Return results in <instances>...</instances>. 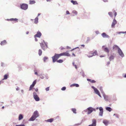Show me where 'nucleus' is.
I'll return each mask as SVG.
<instances>
[{
  "label": "nucleus",
  "mask_w": 126,
  "mask_h": 126,
  "mask_svg": "<svg viewBox=\"0 0 126 126\" xmlns=\"http://www.w3.org/2000/svg\"><path fill=\"white\" fill-rule=\"evenodd\" d=\"M7 44V42L6 40H4L2 41H1L0 43V44L1 45H4L6 44Z\"/></svg>",
  "instance_id": "a211bd4d"
},
{
  "label": "nucleus",
  "mask_w": 126,
  "mask_h": 126,
  "mask_svg": "<svg viewBox=\"0 0 126 126\" xmlns=\"http://www.w3.org/2000/svg\"><path fill=\"white\" fill-rule=\"evenodd\" d=\"M72 13H73L75 14V15H77V12L75 10H73V11Z\"/></svg>",
  "instance_id": "a19ab883"
},
{
  "label": "nucleus",
  "mask_w": 126,
  "mask_h": 126,
  "mask_svg": "<svg viewBox=\"0 0 126 126\" xmlns=\"http://www.w3.org/2000/svg\"><path fill=\"white\" fill-rule=\"evenodd\" d=\"M8 75L7 74L5 75L4 76V78L3 79V80L6 79L8 78Z\"/></svg>",
  "instance_id": "2f4dec72"
},
{
  "label": "nucleus",
  "mask_w": 126,
  "mask_h": 126,
  "mask_svg": "<svg viewBox=\"0 0 126 126\" xmlns=\"http://www.w3.org/2000/svg\"><path fill=\"white\" fill-rule=\"evenodd\" d=\"M92 88L94 90L95 94L98 95L101 98L102 97L98 90L94 86H92Z\"/></svg>",
  "instance_id": "20e7f679"
},
{
  "label": "nucleus",
  "mask_w": 126,
  "mask_h": 126,
  "mask_svg": "<svg viewBox=\"0 0 126 126\" xmlns=\"http://www.w3.org/2000/svg\"><path fill=\"white\" fill-rule=\"evenodd\" d=\"M41 14L40 13H39L38 14V15H37V16H38V17L40 15H41Z\"/></svg>",
  "instance_id": "69168bd1"
},
{
  "label": "nucleus",
  "mask_w": 126,
  "mask_h": 126,
  "mask_svg": "<svg viewBox=\"0 0 126 126\" xmlns=\"http://www.w3.org/2000/svg\"><path fill=\"white\" fill-rule=\"evenodd\" d=\"M73 64L74 66H75V67L76 69H77V66L76 65H75L74 64V63H73Z\"/></svg>",
  "instance_id": "49530a36"
},
{
  "label": "nucleus",
  "mask_w": 126,
  "mask_h": 126,
  "mask_svg": "<svg viewBox=\"0 0 126 126\" xmlns=\"http://www.w3.org/2000/svg\"><path fill=\"white\" fill-rule=\"evenodd\" d=\"M95 32L97 34H98L100 33H99V31H95Z\"/></svg>",
  "instance_id": "37998d69"
},
{
  "label": "nucleus",
  "mask_w": 126,
  "mask_h": 126,
  "mask_svg": "<svg viewBox=\"0 0 126 126\" xmlns=\"http://www.w3.org/2000/svg\"><path fill=\"white\" fill-rule=\"evenodd\" d=\"M35 91L37 92L38 91V89L37 88L35 89Z\"/></svg>",
  "instance_id": "0e129e2a"
},
{
  "label": "nucleus",
  "mask_w": 126,
  "mask_h": 126,
  "mask_svg": "<svg viewBox=\"0 0 126 126\" xmlns=\"http://www.w3.org/2000/svg\"><path fill=\"white\" fill-rule=\"evenodd\" d=\"M35 2L34 0H31L30 1V4H34Z\"/></svg>",
  "instance_id": "473e14b6"
},
{
  "label": "nucleus",
  "mask_w": 126,
  "mask_h": 126,
  "mask_svg": "<svg viewBox=\"0 0 126 126\" xmlns=\"http://www.w3.org/2000/svg\"><path fill=\"white\" fill-rule=\"evenodd\" d=\"M34 38L35 39V41H38L37 39L36 38V37H34Z\"/></svg>",
  "instance_id": "13d9d810"
},
{
  "label": "nucleus",
  "mask_w": 126,
  "mask_h": 126,
  "mask_svg": "<svg viewBox=\"0 0 126 126\" xmlns=\"http://www.w3.org/2000/svg\"><path fill=\"white\" fill-rule=\"evenodd\" d=\"M16 89L17 91H18V90H19V88H18V87H17V88H16Z\"/></svg>",
  "instance_id": "052dcab7"
},
{
  "label": "nucleus",
  "mask_w": 126,
  "mask_h": 126,
  "mask_svg": "<svg viewBox=\"0 0 126 126\" xmlns=\"http://www.w3.org/2000/svg\"><path fill=\"white\" fill-rule=\"evenodd\" d=\"M38 16H37L34 19V23L35 24H37L38 22Z\"/></svg>",
  "instance_id": "b1692460"
},
{
  "label": "nucleus",
  "mask_w": 126,
  "mask_h": 126,
  "mask_svg": "<svg viewBox=\"0 0 126 126\" xmlns=\"http://www.w3.org/2000/svg\"><path fill=\"white\" fill-rule=\"evenodd\" d=\"M72 111L73 112V113L76 114V110L75 109L72 108L71 109Z\"/></svg>",
  "instance_id": "c85d7f7f"
},
{
  "label": "nucleus",
  "mask_w": 126,
  "mask_h": 126,
  "mask_svg": "<svg viewBox=\"0 0 126 126\" xmlns=\"http://www.w3.org/2000/svg\"><path fill=\"white\" fill-rule=\"evenodd\" d=\"M108 14L111 17H113V13L112 12H109L108 13Z\"/></svg>",
  "instance_id": "c756f323"
},
{
  "label": "nucleus",
  "mask_w": 126,
  "mask_h": 126,
  "mask_svg": "<svg viewBox=\"0 0 126 126\" xmlns=\"http://www.w3.org/2000/svg\"><path fill=\"white\" fill-rule=\"evenodd\" d=\"M23 118V116L22 114H20L18 116V120H22Z\"/></svg>",
  "instance_id": "6ab92c4d"
},
{
  "label": "nucleus",
  "mask_w": 126,
  "mask_h": 126,
  "mask_svg": "<svg viewBox=\"0 0 126 126\" xmlns=\"http://www.w3.org/2000/svg\"><path fill=\"white\" fill-rule=\"evenodd\" d=\"M106 109L109 112H110L112 110L111 109L110 107H107L106 108Z\"/></svg>",
  "instance_id": "bb28decb"
},
{
  "label": "nucleus",
  "mask_w": 126,
  "mask_h": 126,
  "mask_svg": "<svg viewBox=\"0 0 126 126\" xmlns=\"http://www.w3.org/2000/svg\"><path fill=\"white\" fill-rule=\"evenodd\" d=\"M110 64V62L109 61V62H107V65H109Z\"/></svg>",
  "instance_id": "864d4df0"
},
{
  "label": "nucleus",
  "mask_w": 126,
  "mask_h": 126,
  "mask_svg": "<svg viewBox=\"0 0 126 126\" xmlns=\"http://www.w3.org/2000/svg\"><path fill=\"white\" fill-rule=\"evenodd\" d=\"M61 56H54L52 57L53 63L55 62Z\"/></svg>",
  "instance_id": "0eeeda50"
},
{
  "label": "nucleus",
  "mask_w": 126,
  "mask_h": 126,
  "mask_svg": "<svg viewBox=\"0 0 126 126\" xmlns=\"http://www.w3.org/2000/svg\"><path fill=\"white\" fill-rule=\"evenodd\" d=\"M67 49H70V48H70V47H69L67 46Z\"/></svg>",
  "instance_id": "6e6d98bb"
},
{
  "label": "nucleus",
  "mask_w": 126,
  "mask_h": 126,
  "mask_svg": "<svg viewBox=\"0 0 126 126\" xmlns=\"http://www.w3.org/2000/svg\"><path fill=\"white\" fill-rule=\"evenodd\" d=\"M69 51L63 52L60 54L55 53L54 55H70L68 52Z\"/></svg>",
  "instance_id": "1a4fd4ad"
},
{
  "label": "nucleus",
  "mask_w": 126,
  "mask_h": 126,
  "mask_svg": "<svg viewBox=\"0 0 126 126\" xmlns=\"http://www.w3.org/2000/svg\"><path fill=\"white\" fill-rule=\"evenodd\" d=\"M42 51L41 49H39L38 52V54L39 55H41L42 54Z\"/></svg>",
  "instance_id": "4c0bfd02"
},
{
  "label": "nucleus",
  "mask_w": 126,
  "mask_h": 126,
  "mask_svg": "<svg viewBox=\"0 0 126 126\" xmlns=\"http://www.w3.org/2000/svg\"><path fill=\"white\" fill-rule=\"evenodd\" d=\"M103 95L105 100L106 101H108L109 100L108 96L106 95L104 93L103 94Z\"/></svg>",
  "instance_id": "2eb2a0df"
},
{
  "label": "nucleus",
  "mask_w": 126,
  "mask_h": 126,
  "mask_svg": "<svg viewBox=\"0 0 126 126\" xmlns=\"http://www.w3.org/2000/svg\"><path fill=\"white\" fill-rule=\"evenodd\" d=\"M116 33H117V34H120V33H121V32H116Z\"/></svg>",
  "instance_id": "bf43d9fd"
},
{
  "label": "nucleus",
  "mask_w": 126,
  "mask_h": 126,
  "mask_svg": "<svg viewBox=\"0 0 126 126\" xmlns=\"http://www.w3.org/2000/svg\"><path fill=\"white\" fill-rule=\"evenodd\" d=\"M11 19V18L10 19H7V21H11V20H10Z\"/></svg>",
  "instance_id": "e2e57ef3"
},
{
  "label": "nucleus",
  "mask_w": 126,
  "mask_h": 126,
  "mask_svg": "<svg viewBox=\"0 0 126 126\" xmlns=\"http://www.w3.org/2000/svg\"><path fill=\"white\" fill-rule=\"evenodd\" d=\"M66 14L67 15L69 14H70L69 11H67L66 12Z\"/></svg>",
  "instance_id": "de8ad7c7"
},
{
  "label": "nucleus",
  "mask_w": 126,
  "mask_h": 126,
  "mask_svg": "<svg viewBox=\"0 0 126 126\" xmlns=\"http://www.w3.org/2000/svg\"><path fill=\"white\" fill-rule=\"evenodd\" d=\"M102 49L105 52L108 53L109 52V50L107 47H105V46H102Z\"/></svg>",
  "instance_id": "6e6552de"
},
{
  "label": "nucleus",
  "mask_w": 126,
  "mask_h": 126,
  "mask_svg": "<svg viewBox=\"0 0 126 126\" xmlns=\"http://www.w3.org/2000/svg\"><path fill=\"white\" fill-rule=\"evenodd\" d=\"M38 76H40V78L42 79H43L44 78V76H43V75L42 74H40Z\"/></svg>",
  "instance_id": "ea45409f"
},
{
  "label": "nucleus",
  "mask_w": 126,
  "mask_h": 126,
  "mask_svg": "<svg viewBox=\"0 0 126 126\" xmlns=\"http://www.w3.org/2000/svg\"><path fill=\"white\" fill-rule=\"evenodd\" d=\"M97 54V52L96 50L94 51H91L89 52V54H91L92 55H96Z\"/></svg>",
  "instance_id": "4468645a"
},
{
  "label": "nucleus",
  "mask_w": 126,
  "mask_h": 126,
  "mask_svg": "<svg viewBox=\"0 0 126 126\" xmlns=\"http://www.w3.org/2000/svg\"><path fill=\"white\" fill-rule=\"evenodd\" d=\"M28 5L27 4L25 3H23L20 5L21 8L23 10H26L27 9Z\"/></svg>",
  "instance_id": "39448f33"
},
{
  "label": "nucleus",
  "mask_w": 126,
  "mask_h": 126,
  "mask_svg": "<svg viewBox=\"0 0 126 126\" xmlns=\"http://www.w3.org/2000/svg\"><path fill=\"white\" fill-rule=\"evenodd\" d=\"M118 52L119 55H124L121 50L120 48H119L118 50Z\"/></svg>",
  "instance_id": "dca6fc26"
},
{
  "label": "nucleus",
  "mask_w": 126,
  "mask_h": 126,
  "mask_svg": "<svg viewBox=\"0 0 126 126\" xmlns=\"http://www.w3.org/2000/svg\"><path fill=\"white\" fill-rule=\"evenodd\" d=\"M108 58L109 59L110 61L113 60L114 57V56H108Z\"/></svg>",
  "instance_id": "aec40b11"
},
{
  "label": "nucleus",
  "mask_w": 126,
  "mask_h": 126,
  "mask_svg": "<svg viewBox=\"0 0 126 126\" xmlns=\"http://www.w3.org/2000/svg\"><path fill=\"white\" fill-rule=\"evenodd\" d=\"M46 91H48L49 90V87L46 88Z\"/></svg>",
  "instance_id": "a18cd8bd"
},
{
  "label": "nucleus",
  "mask_w": 126,
  "mask_h": 126,
  "mask_svg": "<svg viewBox=\"0 0 126 126\" xmlns=\"http://www.w3.org/2000/svg\"><path fill=\"white\" fill-rule=\"evenodd\" d=\"M76 48H78V50H79V47H76L75 48H73V49H72L71 51H70V52H71L72 51L74 50L75 49H76Z\"/></svg>",
  "instance_id": "c03bdc74"
},
{
  "label": "nucleus",
  "mask_w": 126,
  "mask_h": 126,
  "mask_svg": "<svg viewBox=\"0 0 126 126\" xmlns=\"http://www.w3.org/2000/svg\"><path fill=\"white\" fill-rule=\"evenodd\" d=\"M100 91H101V92L103 94H104V93L103 92V89H102V87H100Z\"/></svg>",
  "instance_id": "f704fd0d"
},
{
  "label": "nucleus",
  "mask_w": 126,
  "mask_h": 126,
  "mask_svg": "<svg viewBox=\"0 0 126 126\" xmlns=\"http://www.w3.org/2000/svg\"><path fill=\"white\" fill-rule=\"evenodd\" d=\"M40 46L41 48L44 50H45L46 48L48 47L47 45V43L45 41L42 40L41 43H40Z\"/></svg>",
  "instance_id": "f03ea898"
},
{
  "label": "nucleus",
  "mask_w": 126,
  "mask_h": 126,
  "mask_svg": "<svg viewBox=\"0 0 126 126\" xmlns=\"http://www.w3.org/2000/svg\"><path fill=\"white\" fill-rule=\"evenodd\" d=\"M117 23V21L115 20V18H114L113 20L112 24L111 27L112 28H114L115 25Z\"/></svg>",
  "instance_id": "f8f14e48"
},
{
  "label": "nucleus",
  "mask_w": 126,
  "mask_h": 126,
  "mask_svg": "<svg viewBox=\"0 0 126 126\" xmlns=\"http://www.w3.org/2000/svg\"><path fill=\"white\" fill-rule=\"evenodd\" d=\"M104 2H108V0H102Z\"/></svg>",
  "instance_id": "603ef678"
},
{
  "label": "nucleus",
  "mask_w": 126,
  "mask_h": 126,
  "mask_svg": "<svg viewBox=\"0 0 126 126\" xmlns=\"http://www.w3.org/2000/svg\"><path fill=\"white\" fill-rule=\"evenodd\" d=\"M108 122L106 120H104L103 121V123L106 125H107Z\"/></svg>",
  "instance_id": "7c9ffc66"
},
{
  "label": "nucleus",
  "mask_w": 126,
  "mask_h": 126,
  "mask_svg": "<svg viewBox=\"0 0 126 126\" xmlns=\"http://www.w3.org/2000/svg\"><path fill=\"white\" fill-rule=\"evenodd\" d=\"M101 35L103 38H109V36L108 35L106 34L105 32H103L101 34Z\"/></svg>",
  "instance_id": "f3484780"
},
{
  "label": "nucleus",
  "mask_w": 126,
  "mask_h": 126,
  "mask_svg": "<svg viewBox=\"0 0 126 126\" xmlns=\"http://www.w3.org/2000/svg\"><path fill=\"white\" fill-rule=\"evenodd\" d=\"M41 33L40 32L38 31L37 32L36 34L34 35V37H37L40 38L41 37Z\"/></svg>",
  "instance_id": "ddd939ff"
},
{
  "label": "nucleus",
  "mask_w": 126,
  "mask_h": 126,
  "mask_svg": "<svg viewBox=\"0 0 126 126\" xmlns=\"http://www.w3.org/2000/svg\"><path fill=\"white\" fill-rule=\"evenodd\" d=\"M36 80H35L34 81H33V82L32 84L33 86H34L35 85V84L36 83Z\"/></svg>",
  "instance_id": "58836bf2"
},
{
  "label": "nucleus",
  "mask_w": 126,
  "mask_h": 126,
  "mask_svg": "<svg viewBox=\"0 0 126 126\" xmlns=\"http://www.w3.org/2000/svg\"><path fill=\"white\" fill-rule=\"evenodd\" d=\"M57 62L58 63H62L63 62V60H57Z\"/></svg>",
  "instance_id": "c9c22d12"
},
{
  "label": "nucleus",
  "mask_w": 126,
  "mask_h": 126,
  "mask_svg": "<svg viewBox=\"0 0 126 126\" xmlns=\"http://www.w3.org/2000/svg\"><path fill=\"white\" fill-rule=\"evenodd\" d=\"M99 109L100 110V112L99 113V115L102 116H103V109L101 107H100L99 108Z\"/></svg>",
  "instance_id": "9b49d317"
},
{
  "label": "nucleus",
  "mask_w": 126,
  "mask_h": 126,
  "mask_svg": "<svg viewBox=\"0 0 126 126\" xmlns=\"http://www.w3.org/2000/svg\"><path fill=\"white\" fill-rule=\"evenodd\" d=\"M34 87V86L32 85H31L30 86L29 91H31L32 90V88Z\"/></svg>",
  "instance_id": "e433bc0d"
},
{
  "label": "nucleus",
  "mask_w": 126,
  "mask_h": 126,
  "mask_svg": "<svg viewBox=\"0 0 126 126\" xmlns=\"http://www.w3.org/2000/svg\"><path fill=\"white\" fill-rule=\"evenodd\" d=\"M53 120V118H51L47 120L46 121L48 122L51 123Z\"/></svg>",
  "instance_id": "393cba45"
},
{
  "label": "nucleus",
  "mask_w": 126,
  "mask_h": 126,
  "mask_svg": "<svg viewBox=\"0 0 126 126\" xmlns=\"http://www.w3.org/2000/svg\"><path fill=\"white\" fill-rule=\"evenodd\" d=\"M113 49H118L119 48H120L117 45H114L113 47Z\"/></svg>",
  "instance_id": "5701e85b"
},
{
  "label": "nucleus",
  "mask_w": 126,
  "mask_h": 126,
  "mask_svg": "<svg viewBox=\"0 0 126 126\" xmlns=\"http://www.w3.org/2000/svg\"><path fill=\"white\" fill-rule=\"evenodd\" d=\"M21 92L23 94H24V90H21Z\"/></svg>",
  "instance_id": "4d7b16f0"
},
{
  "label": "nucleus",
  "mask_w": 126,
  "mask_h": 126,
  "mask_svg": "<svg viewBox=\"0 0 126 126\" xmlns=\"http://www.w3.org/2000/svg\"><path fill=\"white\" fill-rule=\"evenodd\" d=\"M71 3H72L73 5H76L78 4L77 1H76L71 0Z\"/></svg>",
  "instance_id": "4be33fe9"
},
{
  "label": "nucleus",
  "mask_w": 126,
  "mask_h": 126,
  "mask_svg": "<svg viewBox=\"0 0 126 126\" xmlns=\"http://www.w3.org/2000/svg\"><path fill=\"white\" fill-rule=\"evenodd\" d=\"M100 58H102L104 57V56H100Z\"/></svg>",
  "instance_id": "338daca9"
},
{
  "label": "nucleus",
  "mask_w": 126,
  "mask_h": 126,
  "mask_svg": "<svg viewBox=\"0 0 126 126\" xmlns=\"http://www.w3.org/2000/svg\"><path fill=\"white\" fill-rule=\"evenodd\" d=\"M82 123V122H81L80 123H78V124H76V125H80Z\"/></svg>",
  "instance_id": "8fccbe9b"
},
{
  "label": "nucleus",
  "mask_w": 126,
  "mask_h": 126,
  "mask_svg": "<svg viewBox=\"0 0 126 126\" xmlns=\"http://www.w3.org/2000/svg\"><path fill=\"white\" fill-rule=\"evenodd\" d=\"M93 56H88V57L89 58L91 57H92Z\"/></svg>",
  "instance_id": "680f3d73"
},
{
  "label": "nucleus",
  "mask_w": 126,
  "mask_h": 126,
  "mask_svg": "<svg viewBox=\"0 0 126 126\" xmlns=\"http://www.w3.org/2000/svg\"><path fill=\"white\" fill-rule=\"evenodd\" d=\"M33 94V97L35 100L37 101H39L40 100V98L37 95V93L35 92H34Z\"/></svg>",
  "instance_id": "423d86ee"
},
{
  "label": "nucleus",
  "mask_w": 126,
  "mask_h": 126,
  "mask_svg": "<svg viewBox=\"0 0 126 126\" xmlns=\"http://www.w3.org/2000/svg\"><path fill=\"white\" fill-rule=\"evenodd\" d=\"M48 58L47 57H45L44 58V62H45L48 59Z\"/></svg>",
  "instance_id": "72a5a7b5"
},
{
  "label": "nucleus",
  "mask_w": 126,
  "mask_h": 126,
  "mask_svg": "<svg viewBox=\"0 0 126 126\" xmlns=\"http://www.w3.org/2000/svg\"><path fill=\"white\" fill-rule=\"evenodd\" d=\"M66 87H62L61 88V90H62L64 91V90H66Z\"/></svg>",
  "instance_id": "79ce46f5"
},
{
  "label": "nucleus",
  "mask_w": 126,
  "mask_h": 126,
  "mask_svg": "<svg viewBox=\"0 0 126 126\" xmlns=\"http://www.w3.org/2000/svg\"><path fill=\"white\" fill-rule=\"evenodd\" d=\"M82 75L83 77H84L85 76V74H84V73H83Z\"/></svg>",
  "instance_id": "774afa93"
},
{
  "label": "nucleus",
  "mask_w": 126,
  "mask_h": 126,
  "mask_svg": "<svg viewBox=\"0 0 126 126\" xmlns=\"http://www.w3.org/2000/svg\"><path fill=\"white\" fill-rule=\"evenodd\" d=\"M75 86L76 87H78L79 86V85L78 84L76 83H74L70 85V86L72 87L73 86Z\"/></svg>",
  "instance_id": "412c9836"
},
{
  "label": "nucleus",
  "mask_w": 126,
  "mask_h": 126,
  "mask_svg": "<svg viewBox=\"0 0 126 126\" xmlns=\"http://www.w3.org/2000/svg\"><path fill=\"white\" fill-rule=\"evenodd\" d=\"M117 15V13L116 12H115L114 14V18H115V17L116 16V15Z\"/></svg>",
  "instance_id": "09e8293b"
},
{
  "label": "nucleus",
  "mask_w": 126,
  "mask_h": 126,
  "mask_svg": "<svg viewBox=\"0 0 126 126\" xmlns=\"http://www.w3.org/2000/svg\"><path fill=\"white\" fill-rule=\"evenodd\" d=\"M39 116V114L37 111L36 110L34 111L32 116L30 118L29 121H33Z\"/></svg>",
  "instance_id": "f257e3e1"
},
{
  "label": "nucleus",
  "mask_w": 126,
  "mask_h": 126,
  "mask_svg": "<svg viewBox=\"0 0 126 126\" xmlns=\"http://www.w3.org/2000/svg\"><path fill=\"white\" fill-rule=\"evenodd\" d=\"M10 20L11 21H15V22H16L18 21V19L16 18H11Z\"/></svg>",
  "instance_id": "a878e982"
},
{
  "label": "nucleus",
  "mask_w": 126,
  "mask_h": 126,
  "mask_svg": "<svg viewBox=\"0 0 126 126\" xmlns=\"http://www.w3.org/2000/svg\"><path fill=\"white\" fill-rule=\"evenodd\" d=\"M87 80L88 81H90L91 82L93 83H95V80H91L90 79H87Z\"/></svg>",
  "instance_id": "cd10ccee"
},
{
  "label": "nucleus",
  "mask_w": 126,
  "mask_h": 126,
  "mask_svg": "<svg viewBox=\"0 0 126 126\" xmlns=\"http://www.w3.org/2000/svg\"><path fill=\"white\" fill-rule=\"evenodd\" d=\"M90 39L89 37H88L87 38V41H90Z\"/></svg>",
  "instance_id": "3c124183"
},
{
  "label": "nucleus",
  "mask_w": 126,
  "mask_h": 126,
  "mask_svg": "<svg viewBox=\"0 0 126 126\" xmlns=\"http://www.w3.org/2000/svg\"><path fill=\"white\" fill-rule=\"evenodd\" d=\"M92 124L88 126H96V121L95 119H93L92 120Z\"/></svg>",
  "instance_id": "9d476101"
},
{
  "label": "nucleus",
  "mask_w": 126,
  "mask_h": 126,
  "mask_svg": "<svg viewBox=\"0 0 126 126\" xmlns=\"http://www.w3.org/2000/svg\"><path fill=\"white\" fill-rule=\"evenodd\" d=\"M121 33H123V34L126 33V31L121 32Z\"/></svg>",
  "instance_id": "5fc2aeb1"
},
{
  "label": "nucleus",
  "mask_w": 126,
  "mask_h": 126,
  "mask_svg": "<svg viewBox=\"0 0 126 126\" xmlns=\"http://www.w3.org/2000/svg\"><path fill=\"white\" fill-rule=\"evenodd\" d=\"M87 110V114H91L93 110L95 111V109L93 108L92 107H89L87 108V109L84 110V111L86 112Z\"/></svg>",
  "instance_id": "7ed1b4c3"
}]
</instances>
